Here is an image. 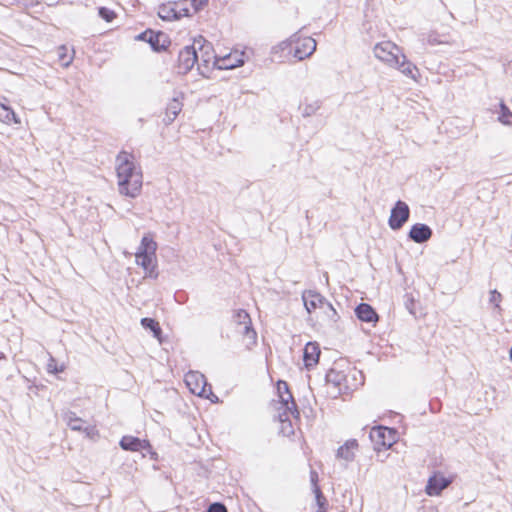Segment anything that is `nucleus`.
Returning <instances> with one entry per match:
<instances>
[{
	"mask_svg": "<svg viewBox=\"0 0 512 512\" xmlns=\"http://www.w3.org/2000/svg\"><path fill=\"white\" fill-rule=\"evenodd\" d=\"M116 161L119 193L130 198H136L140 195L143 185L141 168L134 163L132 154L125 151L117 156Z\"/></svg>",
	"mask_w": 512,
	"mask_h": 512,
	"instance_id": "nucleus-1",
	"label": "nucleus"
},
{
	"mask_svg": "<svg viewBox=\"0 0 512 512\" xmlns=\"http://www.w3.org/2000/svg\"><path fill=\"white\" fill-rule=\"evenodd\" d=\"M196 45H198L197 51L199 50L200 52L197 70L201 76L209 78V74L216 69V67L213 66V60L218 56L215 54L212 44L202 36L195 38V46Z\"/></svg>",
	"mask_w": 512,
	"mask_h": 512,
	"instance_id": "nucleus-2",
	"label": "nucleus"
},
{
	"mask_svg": "<svg viewBox=\"0 0 512 512\" xmlns=\"http://www.w3.org/2000/svg\"><path fill=\"white\" fill-rule=\"evenodd\" d=\"M284 50L290 48L289 53L293 50V56L298 60H304L311 56L316 50L317 43L312 37L300 38L297 33L291 36L289 41H284L280 44Z\"/></svg>",
	"mask_w": 512,
	"mask_h": 512,
	"instance_id": "nucleus-3",
	"label": "nucleus"
},
{
	"mask_svg": "<svg viewBox=\"0 0 512 512\" xmlns=\"http://www.w3.org/2000/svg\"><path fill=\"white\" fill-rule=\"evenodd\" d=\"M185 383L193 394L205 399H210L213 403H217L219 401L218 397L213 393L211 385L207 383L203 374L198 372H189L185 375Z\"/></svg>",
	"mask_w": 512,
	"mask_h": 512,
	"instance_id": "nucleus-4",
	"label": "nucleus"
},
{
	"mask_svg": "<svg viewBox=\"0 0 512 512\" xmlns=\"http://www.w3.org/2000/svg\"><path fill=\"white\" fill-rule=\"evenodd\" d=\"M396 437L397 430L385 426L372 428L369 433L373 448L377 452H380L382 449H389L396 442Z\"/></svg>",
	"mask_w": 512,
	"mask_h": 512,
	"instance_id": "nucleus-5",
	"label": "nucleus"
},
{
	"mask_svg": "<svg viewBox=\"0 0 512 512\" xmlns=\"http://www.w3.org/2000/svg\"><path fill=\"white\" fill-rule=\"evenodd\" d=\"M135 39L138 41L147 42L150 45L152 51L157 53L165 51L171 44L169 36L161 30L155 31L152 29H146L145 31L136 35Z\"/></svg>",
	"mask_w": 512,
	"mask_h": 512,
	"instance_id": "nucleus-6",
	"label": "nucleus"
},
{
	"mask_svg": "<svg viewBox=\"0 0 512 512\" xmlns=\"http://www.w3.org/2000/svg\"><path fill=\"white\" fill-rule=\"evenodd\" d=\"M233 320L239 326V332L249 340L247 347L250 348V345H255L257 333L253 328L248 312L244 309L234 311Z\"/></svg>",
	"mask_w": 512,
	"mask_h": 512,
	"instance_id": "nucleus-7",
	"label": "nucleus"
},
{
	"mask_svg": "<svg viewBox=\"0 0 512 512\" xmlns=\"http://www.w3.org/2000/svg\"><path fill=\"white\" fill-rule=\"evenodd\" d=\"M199 55L197 52V47L195 46V41L191 45H187L182 48L178 53V73L179 74H187L192 70L195 64L198 65Z\"/></svg>",
	"mask_w": 512,
	"mask_h": 512,
	"instance_id": "nucleus-8",
	"label": "nucleus"
},
{
	"mask_svg": "<svg viewBox=\"0 0 512 512\" xmlns=\"http://www.w3.org/2000/svg\"><path fill=\"white\" fill-rule=\"evenodd\" d=\"M410 217V208L408 204L402 200H397L391 208L388 225L393 231L400 230Z\"/></svg>",
	"mask_w": 512,
	"mask_h": 512,
	"instance_id": "nucleus-9",
	"label": "nucleus"
},
{
	"mask_svg": "<svg viewBox=\"0 0 512 512\" xmlns=\"http://www.w3.org/2000/svg\"><path fill=\"white\" fill-rule=\"evenodd\" d=\"M279 403L281 404L279 409H282L283 412L279 413L278 420L281 423H288L291 427V421L288 418V414H291L295 419H300V410L298 405L292 395V393H288L286 395H278Z\"/></svg>",
	"mask_w": 512,
	"mask_h": 512,
	"instance_id": "nucleus-10",
	"label": "nucleus"
},
{
	"mask_svg": "<svg viewBox=\"0 0 512 512\" xmlns=\"http://www.w3.org/2000/svg\"><path fill=\"white\" fill-rule=\"evenodd\" d=\"M400 49L396 45L391 42L379 43L374 48L375 56L387 62L389 65L392 63H398L397 55L399 54Z\"/></svg>",
	"mask_w": 512,
	"mask_h": 512,
	"instance_id": "nucleus-11",
	"label": "nucleus"
},
{
	"mask_svg": "<svg viewBox=\"0 0 512 512\" xmlns=\"http://www.w3.org/2000/svg\"><path fill=\"white\" fill-rule=\"evenodd\" d=\"M135 257L136 263L145 271V278H158L156 254H135Z\"/></svg>",
	"mask_w": 512,
	"mask_h": 512,
	"instance_id": "nucleus-12",
	"label": "nucleus"
},
{
	"mask_svg": "<svg viewBox=\"0 0 512 512\" xmlns=\"http://www.w3.org/2000/svg\"><path fill=\"white\" fill-rule=\"evenodd\" d=\"M432 235L433 230L430 226L424 223H416L412 225L408 232V238L417 244L428 242Z\"/></svg>",
	"mask_w": 512,
	"mask_h": 512,
	"instance_id": "nucleus-13",
	"label": "nucleus"
},
{
	"mask_svg": "<svg viewBox=\"0 0 512 512\" xmlns=\"http://www.w3.org/2000/svg\"><path fill=\"white\" fill-rule=\"evenodd\" d=\"M450 483V479L441 474L435 473L429 477L425 487V492L429 496H438L449 486Z\"/></svg>",
	"mask_w": 512,
	"mask_h": 512,
	"instance_id": "nucleus-14",
	"label": "nucleus"
},
{
	"mask_svg": "<svg viewBox=\"0 0 512 512\" xmlns=\"http://www.w3.org/2000/svg\"><path fill=\"white\" fill-rule=\"evenodd\" d=\"M244 64L243 55L229 53L223 57H215L213 60V66L217 70H229Z\"/></svg>",
	"mask_w": 512,
	"mask_h": 512,
	"instance_id": "nucleus-15",
	"label": "nucleus"
},
{
	"mask_svg": "<svg viewBox=\"0 0 512 512\" xmlns=\"http://www.w3.org/2000/svg\"><path fill=\"white\" fill-rule=\"evenodd\" d=\"M303 303L305 309L310 314L316 308H325V304L328 301L324 296L316 291H306L302 295Z\"/></svg>",
	"mask_w": 512,
	"mask_h": 512,
	"instance_id": "nucleus-16",
	"label": "nucleus"
},
{
	"mask_svg": "<svg viewBox=\"0 0 512 512\" xmlns=\"http://www.w3.org/2000/svg\"><path fill=\"white\" fill-rule=\"evenodd\" d=\"M119 446L125 451L139 452L140 449L150 447V441L147 439H140L136 436L125 435L119 441Z\"/></svg>",
	"mask_w": 512,
	"mask_h": 512,
	"instance_id": "nucleus-17",
	"label": "nucleus"
},
{
	"mask_svg": "<svg viewBox=\"0 0 512 512\" xmlns=\"http://www.w3.org/2000/svg\"><path fill=\"white\" fill-rule=\"evenodd\" d=\"M355 315L358 320L366 323L376 324L379 320V315L376 310L368 303H360L355 307Z\"/></svg>",
	"mask_w": 512,
	"mask_h": 512,
	"instance_id": "nucleus-18",
	"label": "nucleus"
},
{
	"mask_svg": "<svg viewBox=\"0 0 512 512\" xmlns=\"http://www.w3.org/2000/svg\"><path fill=\"white\" fill-rule=\"evenodd\" d=\"M321 354L320 346L317 342H308L303 350V361L307 369L315 366Z\"/></svg>",
	"mask_w": 512,
	"mask_h": 512,
	"instance_id": "nucleus-19",
	"label": "nucleus"
},
{
	"mask_svg": "<svg viewBox=\"0 0 512 512\" xmlns=\"http://www.w3.org/2000/svg\"><path fill=\"white\" fill-rule=\"evenodd\" d=\"M338 366H340L339 362H335L334 366L328 370L326 373V382L333 384L335 387H338L339 389L347 386V375L342 370H338Z\"/></svg>",
	"mask_w": 512,
	"mask_h": 512,
	"instance_id": "nucleus-20",
	"label": "nucleus"
},
{
	"mask_svg": "<svg viewBox=\"0 0 512 512\" xmlns=\"http://www.w3.org/2000/svg\"><path fill=\"white\" fill-rule=\"evenodd\" d=\"M180 5L181 2H168L161 4L158 8V16L164 21L179 20L177 11Z\"/></svg>",
	"mask_w": 512,
	"mask_h": 512,
	"instance_id": "nucleus-21",
	"label": "nucleus"
},
{
	"mask_svg": "<svg viewBox=\"0 0 512 512\" xmlns=\"http://www.w3.org/2000/svg\"><path fill=\"white\" fill-rule=\"evenodd\" d=\"M398 63H392L391 66L397 67L404 75L415 79L416 75L414 72L418 73L417 67L410 62L404 54L397 55Z\"/></svg>",
	"mask_w": 512,
	"mask_h": 512,
	"instance_id": "nucleus-22",
	"label": "nucleus"
},
{
	"mask_svg": "<svg viewBox=\"0 0 512 512\" xmlns=\"http://www.w3.org/2000/svg\"><path fill=\"white\" fill-rule=\"evenodd\" d=\"M358 447V442L356 439H350L346 441L342 446H340L337 450V458L344 459L346 461H353L354 459V450Z\"/></svg>",
	"mask_w": 512,
	"mask_h": 512,
	"instance_id": "nucleus-23",
	"label": "nucleus"
},
{
	"mask_svg": "<svg viewBox=\"0 0 512 512\" xmlns=\"http://www.w3.org/2000/svg\"><path fill=\"white\" fill-rule=\"evenodd\" d=\"M62 419L67 424V426L73 431L81 432L84 428L83 423H85V421L82 418L78 417L76 413L71 410L63 411Z\"/></svg>",
	"mask_w": 512,
	"mask_h": 512,
	"instance_id": "nucleus-24",
	"label": "nucleus"
},
{
	"mask_svg": "<svg viewBox=\"0 0 512 512\" xmlns=\"http://www.w3.org/2000/svg\"><path fill=\"white\" fill-rule=\"evenodd\" d=\"M181 109L182 103L177 98H173L166 107L165 117L163 119L165 125H170L176 119Z\"/></svg>",
	"mask_w": 512,
	"mask_h": 512,
	"instance_id": "nucleus-25",
	"label": "nucleus"
},
{
	"mask_svg": "<svg viewBox=\"0 0 512 512\" xmlns=\"http://www.w3.org/2000/svg\"><path fill=\"white\" fill-rule=\"evenodd\" d=\"M157 243L153 236L148 233L145 234L140 242V245L135 254H156Z\"/></svg>",
	"mask_w": 512,
	"mask_h": 512,
	"instance_id": "nucleus-26",
	"label": "nucleus"
},
{
	"mask_svg": "<svg viewBox=\"0 0 512 512\" xmlns=\"http://www.w3.org/2000/svg\"><path fill=\"white\" fill-rule=\"evenodd\" d=\"M0 121L7 124H20L21 120L14 110L5 104L0 103Z\"/></svg>",
	"mask_w": 512,
	"mask_h": 512,
	"instance_id": "nucleus-27",
	"label": "nucleus"
},
{
	"mask_svg": "<svg viewBox=\"0 0 512 512\" xmlns=\"http://www.w3.org/2000/svg\"><path fill=\"white\" fill-rule=\"evenodd\" d=\"M140 323L145 330H149L152 333L153 337L160 338L162 335V328L156 319L144 317L141 319Z\"/></svg>",
	"mask_w": 512,
	"mask_h": 512,
	"instance_id": "nucleus-28",
	"label": "nucleus"
},
{
	"mask_svg": "<svg viewBox=\"0 0 512 512\" xmlns=\"http://www.w3.org/2000/svg\"><path fill=\"white\" fill-rule=\"evenodd\" d=\"M315 496V501L318 509L316 512H327L328 511V500L326 496L323 494L320 487L316 488V492H313Z\"/></svg>",
	"mask_w": 512,
	"mask_h": 512,
	"instance_id": "nucleus-29",
	"label": "nucleus"
},
{
	"mask_svg": "<svg viewBox=\"0 0 512 512\" xmlns=\"http://www.w3.org/2000/svg\"><path fill=\"white\" fill-rule=\"evenodd\" d=\"M321 107L320 101H315L310 104H306L303 108L300 106L299 109L302 110V116L303 117H310L314 115Z\"/></svg>",
	"mask_w": 512,
	"mask_h": 512,
	"instance_id": "nucleus-30",
	"label": "nucleus"
},
{
	"mask_svg": "<svg viewBox=\"0 0 512 512\" xmlns=\"http://www.w3.org/2000/svg\"><path fill=\"white\" fill-rule=\"evenodd\" d=\"M98 16L106 22H112L116 18V13L114 10L102 6L98 8Z\"/></svg>",
	"mask_w": 512,
	"mask_h": 512,
	"instance_id": "nucleus-31",
	"label": "nucleus"
},
{
	"mask_svg": "<svg viewBox=\"0 0 512 512\" xmlns=\"http://www.w3.org/2000/svg\"><path fill=\"white\" fill-rule=\"evenodd\" d=\"M323 311L330 321H332V322L338 321L339 315H338L337 311L335 310V308L333 307V305L329 301L326 302L325 308L323 309Z\"/></svg>",
	"mask_w": 512,
	"mask_h": 512,
	"instance_id": "nucleus-32",
	"label": "nucleus"
},
{
	"mask_svg": "<svg viewBox=\"0 0 512 512\" xmlns=\"http://www.w3.org/2000/svg\"><path fill=\"white\" fill-rule=\"evenodd\" d=\"M500 108H501V114L499 116V121L502 122L503 124H508L509 119L512 117V112L506 106V104L504 102L500 103Z\"/></svg>",
	"mask_w": 512,
	"mask_h": 512,
	"instance_id": "nucleus-33",
	"label": "nucleus"
},
{
	"mask_svg": "<svg viewBox=\"0 0 512 512\" xmlns=\"http://www.w3.org/2000/svg\"><path fill=\"white\" fill-rule=\"evenodd\" d=\"M427 42L430 44V45H437V44H443V43H447L448 40L445 39V36H440L439 34H437L436 32H431L428 34L427 36Z\"/></svg>",
	"mask_w": 512,
	"mask_h": 512,
	"instance_id": "nucleus-34",
	"label": "nucleus"
},
{
	"mask_svg": "<svg viewBox=\"0 0 512 512\" xmlns=\"http://www.w3.org/2000/svg\"><path fill=\"white\" fill-rule=\"evenodd\" d=\"M66 47L65 46H61L59 48V53H58V56H59V60L61 62V64L64 66V67H68L70 65V63L72 62V59L73 57L72 56H68L66 54Z\"/></svg>",
	"mask_w": 512,
	"mask_h": 512,
	"instance_id": "nucleus-35",
	"label": "nucleus"
},
{
	"mask_svg": "<svg viewBox=\"0 0 512 512\" xmlns=\"http://www.w3.org/2000/svg\"><path fill=\"white\" fill-rule=\"evenodd\" d=\"M81 432L85 433L86 438L92 441H96L100 436L99 431L96 429L95 426L84 427Z\"/></svg>",
	"mask_w": 512,
	"mask_h": 512,
	"instance_id": "nucleus-36",
	"label": "nucleus"
},
{
	"mask_svg": "<svg viewBox=\"0 0 512 512\" xmlns=\"http://www.w3.org/2000/svg\"><path fill=\"white\" fill-rule=\"evenodd\" d=\"M205 512H228L224 503L216 501L208 505Z\"/></svg>",
	"mask_w": 512,
	"mask_h": 512,
	"instance_id": "nucleus-37",
	"label": "nucleus"
},
{
	"mask_svg": "<svg viewBox=\"0 0 512 512\" xmlns=\"http://www.w3.org/2000/svg\"><path fill=\"white\" fill-rule=\"evenodd\" d=\"M276 390L278 395L291 393L288 383L281 379L276 382Z\"/></svg>",
	"mask_w": 512,
	"mask_h": 512,
	"instance_id": "nucleus-38",
	"label": "nucleus"
},
{
	"mask_svg": "<svg viewBox=\"0 0 512 512\" xmlns=\"http://www.w3.org/2000/svg\"><path fill=\"white\" fill-rule=\"evenodd\" d=\"M502 295L496 289L490 291V299L489 302L494 305L496 308H500L499 303L501 302Z\"/></svg>",
	"mask_w": 512,
	"mask_h": 512,
	"instance_id": "nucleus-39",
	"label": "nucleus"
},
{
	"mask_svg": "<svg viewBox=\"0 0 512 512\" xmlns=\"http://www.w3.org/2000/svg\"><path fill=\"white\" fill-rule=\"evenodd\" d=\"M47 369H48V372L57 374L59 372H62L64 368H63V366L58 367L55 360L52 358L50 360V362L48 363Z\"/></svg>",
	"mask_w": 512,
	"mask_h": 512,
	"instance_id": "nucleus-40",
	"label": "nucleus"
},
{
	"mask_svg": "<svg viewBox=\"0 0 512 512\" xmlns=\"http://www.w3.org/2000/svg\"><path fill=\"white\" fill-rule=\"evenodd\" d=\"M318 481H319L318 473L315 470H311L310 471V482H311L313 492H316V488L320 487L318 485Z\"/></svg>",
	"mask_w": 512,
	"mask_h": 512,
	"instance_id": "nucleus-41",
	"label": "nucleus"
},
{
	"mask_svg": "<svg viewBox=\"0 0 512 512\" xmlns=\"http://www.w3.org/2000/svg\"><path fill=\"white\" fill-rule=\"evenodd\" d=\"M209 0H191V5L194 8L195 12L202 10L207 4Z\"/></svg>",
	"mask_w": 512,
	"mask_h": 512,
	"instance_id": "nucleus-42",
	"label": "nucleus"
},
{
	"mask_svg": "<svg viewBox=\"0 0 512 512\" xmlns=\"http://www.w3.org/2000/svg\"><path fill=\"white\" fill-rule=\"evenodd\" d=\"M177 14L179 15V19L182 17H190V9L181 2V5L178 7Z\"/></svg>",
	"mask_w": 512,
	"mask_h": 512,
	"instance_id": "nucleus-43",
	"label": "nucleus"
},
{
	"mask_svg": "<svg viewBox=\"0 0 512 512\" xmlns=\"http://www.w3.org/2000/svg\"><path fill=\"white\" fill-rule=\"evenodd\" d=\"M406 297H407V300L405 302V306H406L407 310L411 314H415V311H414L415 300H414V298L411 297V296H408V295H406Z\"/></svg>",
	"mask_w": 512,
	"mask_h": 512,
	"instance_id": "nucleus-44",
	"label": "nucleus"
},
{
	"mask_svg": "<svg viewBox=\"0 0 512 512\" xmlns=\"http://www.w3.org/2000/svg\"><path fill=\"white\" fill-rule=\"evenodd\" d=\"M152 450H154V449H153L152 445L150 444L149 448L145 447L143 449H140L139 452H141L143 454V456H146L147 454L149 455V453H151Z\"/></svg>",
	"mask_w": 512,
	"mask_h": 512,
	"instance_id": "nucleus-45",
	"label": "nucleus"
},
{
	"mask_svg": "<svg viewBox=\"0 0 512 512\" xmlns=\"http://www.w3.org/2000/svg\"><path fill=\"white\" fill-rule=\"evenodd\" d=\"M286 429H289L288 434L293 433V429H292V427L290 428V426L288 425V423H287V422H286V423H282V431H283L284 433H285V430H286Z\"/></svg>",
	"mask_w": 512,
	"mask_h": 512,
	"instance_id": "nucleus-46",
	"label": "nucleus"
},
{
	"mask_svg": "<svg viewBox=\"0 0 512 512\" xmlns=\"http://www.w3.org/2000/svg\"><path fill=\"white\" fill-rule=\"evenodd\" d=\"M149 456L152 460H158V454L155 452V450H152V452L149 453Z\"/></svg>",
	"mask_w": 512,
	"mask_h": 512,
	"instance_id": "nucleus-47",
	"label": "nucleus"
},
{
	"mask_svg": "<svg viewBox=\"0 0 512 512\" xmlns=\"http://www.w3.org/2000/svg\"><path fill=\"white\" fill-rule=\"evenodd\" d=\"M5 358H6L5 354L0 351V360L5 359Z\"/></svg>",
	"mask_w": 512,
	"mask_h": 512,
	"instance_id": "nucleus-48",
	"label": "nucleus"
},
{
	"mask_svg": "<svg viewBox=\"0 0 512 512\" xmlns=\"http://www.w3.org/2000/svg\"><path fill=\"white\" fill-rule=\"evenodd\" d=\"M509 356H510V360L512 361V346H511V349L509 351Z\"/></svg>",
	"mask_w": 512,
	"mask_h": 512,
	"instance_id": "nucleus-49",
	"label": "nucleus"
}]
</instances>
